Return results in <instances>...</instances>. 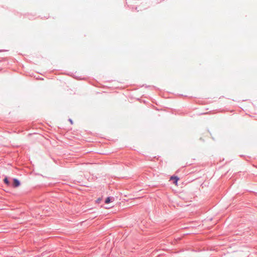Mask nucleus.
I'll return each mask as SVG.
<instances>
[{
  "instance_id": "3",
  "label": "nucleus",
  "mask_w": 257,
  "mask_h": 257,
  "mask_svg": "<svg viewBox=\"0 0 257 257\" xmlns=\"http://www.w3.org/2000/svg\"><path fill=\"white\" fill-rule=\"evenodd\" d=\"M4 182L8 185L10 184V182L8 180V179L7 177H6L4 180Z\"/></svg>"
},
{
  "instance_id": "5",
  "label": "nucleus",
  "mask_w": 257,
  "mask_h": 257,
  "mask_svg": "<svg viewBox=\"0 0 257 257\" xmlns=\"http://www.w3.org/2000/svg\"><path fill=\"white\" fill-rule=\"evenodd\" d=\"M100 201H101V199H100V198H99V199H98L97 200L96 202H97V203H99Z\"/></svg>"
},
{
  "instance_id": "4",
  "label": "nucleus",
  "mask_w": 257,
  "mask_h": 257,
  "mask_svg": "<svg viewBox=\"0 0 257 257\" xmlns=\"http://www.w3.org/2000/svg\"><path fill=\"white\" fill-rule=\"evenodd\" d=\"M110 197H107L106 199H105V203H106V204H108L110 202Z\"/></svg>"
},
{
  "instance_id": "2",
  "label": "nucleus",
  "mask_w": 257,
  "mask_h": 257,
  "mask_svg": "<svg viewBox=\"0 0 257 257\" xmlns=\"http://www.w3.org/2000/svg\"><path fill=\"white\" fill-rule=\"evenodd\" d=\"M179 179V178L177 176H172L170 178V180H174V183L176 186L178 185L177 182Z\"/></svg>"
},
{
  "instance_id": "1",
  "label": "nucleus",
  "mask_w": 257,
  "mask_h": 257,
  "mask_svg": "<svg viewBox=\"0 0 257 257\" xmlns=\"http://www.w3.org/2000/svg\"><path fill=\"white\" fill-rule=\"evenodd\" d=\"M20 185V181L17 179H14L13 180V187L16 188V187H19Z\"/></svg>"
}]
</instances>
